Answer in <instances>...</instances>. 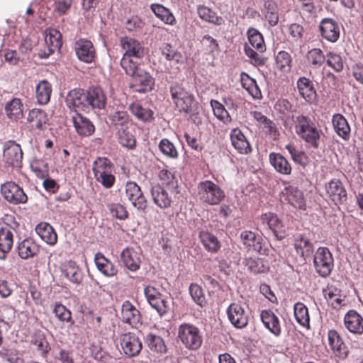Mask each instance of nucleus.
<instances>
[{"label":"nucleus","instance_id":"1","mask_svg":"<svg viewBox=\"0 0 363 363\" xmlns=\"http://www.w3.org/2000/svg\"><path fill=\"white\" fill-rule=\"evenodd\" d=\"M121 44L125 53L121 60V66L124 70H127L130 73H133L132 70L135 65H138L137 62L131 59L134 57L140 59L144 56L145 50L141 43L131 38L125 37L121 38Z\"/></svg>","mask_w":363,"mask_h":363},{"label":"nucleus","instance_id":"2","mask_svg":"<svg viewBox=\"0 0 363 363\" xmlns=\"http://www.w3.org/2000/svg\"><path fill=\"white\" fill-rule=\"evenodd\" d=\"M296 133L312 147H319L320 131L313 121L306 116H298L295 121Z\"/></svg>","mask_w":363,"mask_h":363},{"label":"nucleus","instance_id":"3","mask_svg":"<svg viewBox=\"0 0 363 363\" xmlns=\"http://www.w3.org/2000/svg\"><path fill=\"white\" fill-rule=\"evenodd\" d=\"M172 99L179 111L193 113L196 111V102L194 95L178 84L170 87Z\"/></svg>","mask_w":363,"mask_h":363},{"label":"nucleus","instance_id":"4","mask_svg":"<svg viewBox=\"0 0 363 363\" xmlns=\"http://www.w3.org/2000/svg\"><path fill=\"white\" fill-rule=\"evenodd\" d=\"M177 337L185 348L190 350H198L203 342L200 330L191 323H183L179 326Z\"/></svg>","mask_w":363,"mask_h":363},{"label":"nucleus","instance_id":"5","mask_svg":"<svg viewBox=\"0 0 363 363\" xmlns=\"http://www.w3.org/2000/svg\"><path fill=\"white\" fill-rule=\"evenodd\" d=\"M199 199L209 205H217L221 202L225 195L220 186L211 180L200 182L198 184Z\"/></svg>","mask_w":363,"mask_h":363},{"label":"nucleus","instance_id":"6","mask_svg":"<svg viewBox=\"0 0 363 363\" xmlns=\"http://www.w3.org/2000/svg\"><path fill=\"white\" fill-rule=\"evenodd\" d=\"M132 70L133 73L125 70V73L132 77L131 87L135 92L146 93L153 89L155 86V79L147 71L135 65Z\"/></svg>","mask_w":363,"mask_h":363},{"label":"nucleus","instance_id":"7","mask_svg":"<svg viewBox=\"0 0 363 363\" xmlns=\"http://www.w3.org/2000/svg\"><path fill=\"white\" fill-rule=\"evenodd\" d=\"M315 272L322 277H328L334 267V259L330 251L325 247H320L313 255Z\"/></svg>","mask_w":363,"mask_h":363},{"label":"nucleus","instance_id":"8","mask_svg":"<svg viewBox=\"0 0 363 363\" xmlns=\"http://www.w3.org/2000/svg\"><path fill=\"white\" fill-rule=\"evenodd\" d=\"M1 192L4 198L12 204H20L27 202V195L23 189L14 182H7L2 184Z\"/></svg>","mask_w":363,"mask_h":363},{"label":"nucleus","instance_id":"9","mask_svg":"<svg viewBox=\"0 0 363 363\" xmlns=\"http://www.w3.org/2000/svg\"><path fill=\"white\" fill-rule=\"evenodd\" d=\"M23 152L21 146L14 141H8L4 144L3 160L8 166L18 168L21 166Z\"/></svg>","mask_w":363,"mask_h":363},{"label":"nucleus","instance_id":"10","mask_svg":"<svg viewBox=\"0 0 363 363\" xmlns=\"http://www.w3.org/2000/svg\"><path fill=\"white\" fill-rule=\"evenodd\" d=\"M144 293L150 306L154 308L160 315L165 314L169 309L168 302L164 296L152 286H147Z\"/></svg>","mask_w":363,"mask_h":363},{"label":"nucleus","instance_id":"11","mask_svg":"<svg viewBox=\"0 0 363 363\" xmlns=\"http://www.w3.org/2000/svg\"><path fill=\"white\" fill-rule=\"evenodd\" d=\"M66 104L75 112L88 110L86 93L81 89H74L69 91L66 96Z\"/></svg>","mask_w":363,"mask_h":363},{"label":"nucleus","instance_id":"12","mask_svg":"<svg viewBox=\"0 0 363 363\" xmlns=\"http://www.w3.org/2000/svg\"><path fill=\"white\" fill-rule=\"evenodd\" d=\"M74 51L77 58L85 63H91L96 57L93 43L86 39H79L74 43Z\"/></svg>","mask_w":363,"mask_h":363},{"label":"nucleus","instance_id":"13","mask_svg":"<svg viewBox=\"0 0 363 363\" xmlns=\"http://www.w3.org/2000/svg\"><path fill=\"white\" fill-rule=\"evenodd\" d=\"M125 194L132 205L138 210H145L147 207V200L141 191L140 187L133 182L125 184Z\"/></svg>","mask_w":363,"mask_h":363},{"label":"nucleus","instance_id":"14","mask_svg":"<svg viewBox=\"0 0 363 363\" xmlns=\"http://www.w3.org/2000/svg\"><path fill=\"white\" fill-rule=\"evenodd\" d=\"M281 200L287 202L296 208H304L306 206L303 193L294 186H286L281 191Z\"/></svg>","mask_w":363,"mask_h":363},{"label":"nucleus","instance_id":"15","mask_svg":"<svg viewBox=\"0 0 363 363\" xmlns=\"http://www.w3.org/2000/svg\"><path fill=\"white\" fill-rule=\"evenodd\" d=\"M45 43L48 48V52L44 51L40 53V56L42 58H46L55 50H60L62 45L60 32L55 28H47L45 30Z\"/></svg>","mask_w":363,"mask_h":363},{"label":"nucleus","instance_id":"16","mask_svg":"<svg viewBox=\"0 0 363 363\" xmlns=\"http://www.w3.org/2000/svg\"><path fill=\"white\" fill-rule=\"evenodd\" d=\"M230 322L237 328H243L248 323V315L245 309L238 303H231L227 309Z\"/></svg>","mask_w":363,"mask_h":363},{"label":"nucleus","instance_id":"17","mask_svg":"<svg viewBox=\"0 0 363 363\" xmlns=\"http://www.w3.org/2000/svg\"><path fill=\"white\" fill-rule=\"evenodd\" d=\"M240 240L243 245L249 250L257 252L259 254H265L262 237L251 230H243L240 233Z\"/></svg>","mask_w":363,"mask_h":363},{"label":"nucleus","instance_id":"18","mask_svg":"<svg viewBox=\"0 0 363 363\" xmlns=\"http://www.w3.org/2000/svg\"><path fill=\"white\" fill-rule=\"evenodd\" d=\"M120 340L124 353L129 357L138 355L142 350V342L134 333H125Z\"/></svg>","mask_w":363,"mask_h":363},{"label":"nucleus","instance_id":"19","mask_svg":"<svg viewBox=\"0 0 363 363\" xmlns=\"http://www.w3.org/2000/svg\"><path fill=\"white\" fill-rule=\"evenodd\" d=\"M325 190L327 196L335 205L342 203L347 199L346 191L338 179H332L326 184Z\"/></svg>","mask_w":363,"mask_h":363},{"label":"nucleus","instance_id":"20","mask_svg":"<svg viewBox=\"0 0 363 363\" xmlns=\"http://www.w3.org/2000/svg\"><path fill=\"white\" fill-rule=\"evenodd\" d=\"M261 220L267 225L278 240H281L286 236V228L278 216L273 213H265L261 216Z\"/></svg>","mask_w":363,"mask_h":363},{"label":"nucleus","instance_id":"21","mask_svg":"<svg viewBox=\"0 0 363 363\" xmlns=\"http://www.w3.org/2000/svg\"><path fill=\"white\" fill-rule=\"evenodd\" d=\"M121 318L123 323L132 328H138L140 324V313L130 301H125L121 306Z\"/></svg>","mask_w":363,"mask_h":363},{"label":"nucleus","instance_id":"22","mask_svg":"<svg viewBox=\"0 0 363 363\" xmlns=\"http://www.w3.org/2000/svg\"><path fill=\"white\" fill-rule=\"evenodd\" d=\"M320 30L323 38L335 43L340 37V27L337 22L329 18H323L320 23Z\"/></svg>","mask_w":363,"mask_h":363},{"label":"nucleus","instance_id":"23","mask_svg":"<svg viewBox=\"0 0 363 363\" xmlns=\"http://www.w3.org/2000/svg\"><path fill=\"white\" fill-rule=\"evenodd\" d=\"M260 318L264 327L276 337L281 333V325L279 317L271 310H263Z\"/></svg>","mask_w":363,"mask_h":363},{"label":"nucleus","instance_id":"24","mask_svg":"<svg viewBox=\"0 0 363 363\" xmlns=\"http://www.w3.org/2000/svg\"><path fill=\"white\" fill-rule=\"evenodd\" d=\"M328 343L335 356L340 359H345L348 355V349L340 334L335 330L328 333Z\"/></svg>","mask_w":363,"mask_h":363},{"label":"nucleus","instance_id":"25","mask_svg":"<svg viewBox=\"0 0 363 363\" xmlns=\"http://www.w3.org/2000/svg\"><path fill=\"white\" fill-rule=\"evenodd\" d=\"M344 326L351 333L363 334V318L354 310H350L344 316Z\"/></svg>","mask_w":363,"mask_h":363},{"label":"nucleus","instance_id":"26","mask_svg":"<svg viewBox=\"0 0 363 363\" xmlns=\"http://www.w3.org/2000/svg\"><path fill=\"white\" fill-rule=\"evenodd\" d=\"M86 93L87 106L92 108L104 109L106 104V96L103 89L99 86H92Z\"/></svg>","mask_w":363,"mask_h":363},{"label":"nucleus","instance_id":"27","mask_svg":"<svg viewBox=\"0 0 363 363\" xmlns=\"http://www.w3.org/2000/svg\"><path fill=\"white\" fill-rule=\"evenodd\" d=\"M295 250L303 259L306 260L313 252V245L304 234L298 233L294 239Z\"/></svg>","mask_w":363,"mask_h":363},{"label":"nucleus","instance_id":"28","mask_svg":"<svg viewBox=\"0 0 363 363\" xmlns=\"http://www.w3.org/2000/svg\"><path fill=\"white\" fill-rule=\"evenodd\" d=\"M150 193L153 202L160 208H167L170 206L172 200L167 191L160 184H152Z\"/></svg>","mask_w":363,"mask_h":363},{"label":"nucleus","instance_id":"29","mask_svg":"<svg viewBox=\"0 0 363 363\" xmlns=\"http://www.w3.org/2000/svg\"><path fill=\"white\" fill-rule=\"evenodd\" d=\"M230 137L232 145L240 153L247 154L251 152L250 143L240 129H233L230 132Z\"/></svg>","mask_w":363,"mask_h":363},{"label":"nucleus","instance_id":"30","mask_svg":"<svg viewBox=\"0 0 363 363\" xmlns=\"http://www.w3.org/2000/svg\"><path fill=\"white\" fill-rule=\"evenodd\" d=\"M121 261L130 271H137L140 264L138 252L133 247H126L121 253Z\"/></svg>","mask_w":363,"mask_h":363},{"label":"nucleus","instance_id":"31","mask_svg":"<svg viewBox=\"0 0 363 363\" xmlns=\"http://www.w3.org/2000/svg\"><path fill=\"white\" fill-rule=\"evenodd\" d=\"M18 254L21 259H28L37 255L39 245L31 238H26L17 246Z\"/></svg>","mask_w":363,"mask_h":363},{"label":"nucleus","instance_id":"32","mask_svg":"<svg viewBox=\"0 0 363 363\" xmlns=\"http://www.w3.org/2000/svg\"><path fill=\"white\" fill-rule=\"evenodd\" d=\"M72 121L77 133L82 136H89L94 132L93 123L80 113L72 116Z\"/></svg>","mask_w":363,"mask_h":363},{"label":"nucleus","instance_id":"33","mask_svg":"<svg viewBox=\"0 0 363 363\" xmlns=\"http://www.w3.org/2000/svg\"><path fill=\"white\" fill-rule=\"evenodd\" d=\"M269 160L272 166L278 173L289 175L291 173V165L289 162L280 153L271 152Z\"/></svg>","mask_w":363,"mask_h":363},{"label":"nucleus","instance_id":"34","mask_svg":"<svg viewBox=\"0 0 363 363\" xmlns=\"http://www.w3.org/2000/svg\"><path fill=\"white\" fill-rule=\"evenodd\" d=\"M14 232V228L11 226L6 225L0 228V252L4 257L12 249Z\"/></svg>","mask_w":363,"mask_h":363},{"label":"nucleus","instance_id":"35","mask_svg":"<svg viewBox=\"0 0 363 363\" xmlns=\"http://www.w3.org/2000/svg\"><path fill=\"white\" fill-rule=\"evenodd\" d=\"M27 121L31 128L43 130L48 121V117L43 110L33 108L29 111Z\"/></svg>","mask_w":363,"mask_h":363},{"label":"nucleus","instance_id":"36","mask_svg":"<svg viewBox=\"0 0 363 363\" xmlns=\"http://www.w3.org/2000/svg\"><path fill=\"white\" fill-rule=\"evenodd\" d=\"M300 95L307 101H313L316 96L313 82L306 77H300L296 82Z\"/></svg>","mask_w":363,"mask_h":363},{"label":"nucleus","instance_id":"37","mask_svg":"<svg viewBox=\"0 0 363 363\" xmlns=\"http://www.w3.org/2000/svg\"><path fill=\"white\" fill-rule=\"evenodd\" d=\"M35 232L47 244L53 245L57 242V233L49 223H39L35 228Z\"/></svg>","mask_w":363,"mask_h":363},{"label":"nucleus","instance_id":"38","mask_svg":"<svg viewBox=\"0 0 363 363\" xmlns=\"http://www.w3.org/2000/svg\"><path fill=\"white\" fill-rule=\"evenodd\" d=\"M129 110L138 121L142 122H150L154 119L153 111L149 108L143 106L138 102L130 104Z\"/></svg>","mask_w":363,"mask_h":363},{"label":"nucleus","instance_id":"39","mask_svg":"<svg viewBox=\"0 0 363 363\" xmlns=\"http://www.w3.org/2000/svg\"><path fill=\"white\" fill-rule=\"evenodd\" d=\"M332 122L336 133L342 139L348 140L350 136V127L346 118L341 114H335Z\"/></svg>","mask_w":363,"mask_h":363},{"label":"nucleus","instance_id":"40","mask_svg":"<svg viewBox=\"0 0 363 363\" xmlns=\"http://www.w3.org/2000/svg\"><path fill=\"white\" fill-rule=\"evenodd\" d=\"M150 9L156 17L164 23L171 26L176 23L175 17L168 8L160 4H152Z\"/></svg>","mask_w":363,"mask_h":363},{"label":"nucleus","instance_id":"41","mask_svg":"<svg viewBox=\"0 0 363 363\" xmlns=\"http://www.w3.org/2000/svg\"><path fill=\"white\" fill-rule=\"evenodd\" d=\"M6 116L12 121H18L23 118V106L19 99L13 98L5 106Z\"/></svg>","mask_w":363,"mask_h":363},{"label":"nucleus","instance_id":"42","mask_svg":"<svg viewBox=\"0 0 363 363\" xmlns=\"http://www.w3.org/2000/svg\"><path fill=\"white\" fill-rule=\"evenodd\" d=\"M111 124L118 129H129L132 125L131 120L126 111H118L109 116Z\"/></svg>","mask_w":363,"mask_h":363},{"label":"nucleus","instance_id":"43","mask_svg":"<svg viewBox=\"0 0 363 363\" xmlns=\"http://www.w3.org/2000/svg\"><path fill=\"white\" fill-rule=\"evenodd\" d=\"M200 240L204 248L211 253L217 252L220 248V243L216 236L208 231H201L199 234Z\"/></svg>","mask_w":363,"mask_h":363},{"label":"nucleus","instance_id":"44","mask_svg":"<svg viewBox=\"0 0 363 363\" xmlns=\"http://www.w3.org/2000/svg\"><path fill=\"white\" fill-rule=\"evenodd\" d=\"M94 261L97 269L107 277H112L117 272L113 263L106 259L103 254L98 252L95 255Z\"/></svg>","mask_w":363,"mask_h":363},{"label":"nucleus","instance_id":"45","mask_svg":"<svg viewBox=\"0 0 363 363\" xmlns=\"http://www.w3.org/2000/svg\"><path fill=\"white\" fill-rule=\"evenodd\" d=\"M62 272L72 282L79 284L82 280V272L74 262H67L62 267Z\"/></svg>","mask_w":363,"mask_h":363},{"label":"nucleus","instance_id":"46","mask_svg":"<svg viewBox=\"0 0 363 363\" xmlns=\"http://www.w3.org/2000/svg\"><path fill=\"white\" fill-rule=\"evenodd\" d=\"M36 98L41 105L47 104L50 99L52 86L47 80L40 81L36 86Z\"/></svg>","mask_w":363,"mask_h":363},{"label":"nucleus","instance_id":"47","mask_svg":"<svg viewBox=\"0 0 363 363\" xmlns=\"http://www.w3.org/2000/svg\"><path fill=\"white\" fill-rule=\"evenodd\" d=\"M92 170L94 177L96 178L109 172H113V165L108 158L99 157L94 162Z\"/></svg>","mask_w":363,"mask_h":363},{"label":"nucleus","instance_id":"48","mask_svg":"<svg viewBox=\"0 0 363 363\" xmlns=\"http://www.w3.org/2000/svg\"><path fill=\"white\" fill-rule=\"evenodd\" d=\"M249 43L258 52H263L266 50L264 38L262 33L255 28H250L247 31Z\"/></svg>","mask_w":363,"mask_h":363},{"label":"nucleus","instance_id":"49","mask_svg":"<svg viewBox=\"0 0 363 363\" xmlns=\"http://www.w3.org/2000/svg\"><path fill=\"white\" fill-rule=\"evenodd\" d=\"M241 82L243 88L248 91L253 99H259L262 98V93L256 81L247 74L242 73L241 74Z\"/></svg>","mask_w":363,"mask_h":363},{"label":"nucleus","instance_id":"50","mask_svg":"<svg viewBox=\"0 0 363 363\" xmlns=\"http://www.w3.org/2000/svg\"><path fill=\"white\" fill-rule=\"evenodd\" d=\"M245 265L254 274L265 273L269 270L268 263L262 258L250 257L245 259Z\"/></svg>","mask_w":363,"mask_h":363},{"label":"nucleus","instance_id":"51","mask_svg":"<svg viewBox=\"0 0 363 363\" xmlns=\"http://www.w3.org/2000/svg\"><path fill=\"white\" fill-rule=\"evenodd\" d=\"M294 313L298 324L307 328H309L310 318L308 308L305 304L301 302L296 303L294 306Z\"/></svg>","mask_w":363,"mask_h":363},{"label":"nucleus","instance_id":"52","mask_svg":"<svg viewBox=\"0 0 363 363\" xmlns=\"http://www.w3.org/2000/svg\"><path fill=\"white\" fill-rule=\"evenodd\" d=\"M286 149L288 150L291 159L295 163L303 167H305L308 164V157L304 151L297 148L291 143L286 145Z\"/></svg>","mask_w":363,"mask_h":363},{"label":"nucleus","instance_id":"53","mask_svg":"<svg viewBox=\"0 0 363 363\" xmlns=\"http://www.w3.org/2000/svg\"><path fill=\"white\" fill-rule=\"evenodd\" d=\"M211 106L213 109L214 116L224 123H228L231 121V117L224 106L216 100H211Z\"/></svg>","mask_w":363,"mask_h":363},{"label":"nucleus","instance_id":"54","mask_svg":"<svg viewBox=\"0 0 363 363\" xmlns=\"http://www.w3.org/2000/svg\"><path fill=\"white\" fill-rule=\"evenodd\" d=\"M118 143L129 150L135 148L136 141L134 135L128 131V129H118Z\"/></svg>","mask_w":363,"mask_h":363},{"label":"nucleus","instance_id":"55","mask_svg":"<svg viewBox=\"0 0 363 363\" xmlns=\"http://www.w3.org/2000/svg\"><path fill=\"white\" fill-rule=\"evenodd\" d=\"M145 340L150 350L160 353L166 351L164 342L161 337L152 333H149L147 335Z\"/></svg>","mask_w":363,"mask_h":363},{"label":"nucleus","instance_id":"56","mask_svg":"<svg viewBox=\"0 0 363 363\" xmlns=\"http://www.w3.org/2000/svg\"><path fill=\"white\" fill-rule=\"evenodd\" d=\"M264 19L268 22L269 27H274L279 22V13L277 6L269 4L265 5L264 11Z\"/></svg>","mask_w":363,"mask_h":363},{"label":"nucleus","instance_id":"57","mask_svg":"<svg viewBox=\"0 0 363 363\" xmlns=\"http://www.w3.org/2000/svg\"><path fill=\"white\" fill-rule=\"evenodd\" d=\"M323 293L325 298L333 308H337L341 305L342 299L340 295V290L333 286H328Z\"/></svg>","mask_w":363,"mask_h":363},{"label":"nucleus","instance_id":"58","mask_svg":"<svg viewBox=\"0 0 363 363\" xmlns=\"http://www.w3.org/2000/svg\"><path fill=\"white\" fill-rule=\"evenodd\" d=\"M306 58L308 63L314 67H320L325 60L322 50L318 48H314L308 51Z\"/></svg>","mask_w":363,"mask_h":363},{"label":"nucleus","instance_id":"59","mask_svg":"<svg viewBox=\"0 0 363 363\" xmlns=\"http://www.w3.org/2000/svg\"><path fill=\"white\" fill-rule=\"evenodd\" d=\"M159 149L163 155L169 158L176 159L178 157V152L174 145L167 138L160 140Z\"/></svg>","mask_w":363,"mask_h":363},{"label":"nucleus","instance_id":"60","mask_svg":"<svg viewBox=\"0 0 363 363\" xmlns=\"http://www.w3.org/2000/svg\"><path fill=\"white\" fill-rule=\"evenodd\" d=\"M189 293L193 301L199 306L203 307L206 305V301L202 288L197 284H191Z\"/></svg>","mask_w":363,"mask_h":363},{"label":"nucleus","instance_id":"61","mask_svg":"<svg viewBox=\"0 0 363 363\" xmlns=\"http://www.w3.org/2000/svg\"><path fill=\"white\" fill-rule=\"evenodd\" d=\"M199 16L209 23L219 24L220 18H219L212 10L205 6H199L197 8Z\"/></svg>","mask_w":363,"mask_h":363},{"label":"nucleus","instance_id":"62","mask_svg":"<svg viewBox=\"0 0 363 363\" xmlns=\"http://www.w3.org/2000/svg\"><path fill=\"white\" fill-rule=\"evenodd\" d=\"M276 63L281 71H290L291 67V55L286 51H279L276 57Z\"/></svg>","mask_w":363,"mask_h":363},{"label":"nucleus","instance_id":"63","mask_svg":"<svg viewBox=\"0 0 363 363\" xmlns=\"http://www.w3.org/2000/svg\"><path fill=\"white\" fill-rule=\"evenodd\" d=\"M33 345L35 346L37 350L43 354H45L48 351V343L41 332L36 333L30 340Z\"/></svg>","mask_w":363,"mask_h":363},{"label":"nucleus","instance_id":"64","mask_svg":"<svg viewBox=\"0 0 363 363\" xmlns=\"http://www.w3.org/2000/svg\"><path fill=\"white\" fill-rule=\"evenodd\" d=\"M4 359L9 363H23L22 354L18 351L12 349H6L0 352Z\"/></svg>","mask_w":363,"mask_h":363}]
</instances>
